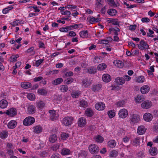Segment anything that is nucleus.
I'll list each match as a JSON object with an SVG mask.
<instances>
[{
	"mask_svg": "<svg viewBox=\"0 0 158 158\" xmlns=\"http://www.w3.org/2000/svg\"><path fill=\"white\" fill-rule=\"evenodd\" d=\"M73 120L74 118L72 116L66 117L63 119L62 123L65 126H69L73 123Z\"/></svg>",
	"mask_w": 158,
	"mask_h": 158,
	"instance_id": "obj_1",
	"label": "nucleus"
},
{
	"mask_svg": "<svg viewBox=\"0 0 158 158\" xmlns=\"http://www.w3.org/2000/svg\"><path fill=\"white\" fill-rule=\"evenodd\" d=\"M35 122V119L33 117L29 116L26 117L23 121V124L26 126H29Z\"/></svg>",
	"mask_w": 158,
	"mask_h": 158,
	"instance_id": "obj_2",
	"label": "nucleus"
},
{
	"mask_svg": "<svg viewBox=\"0 0 158 158\" xmlns=\"http://www.w3.org/2000/svg\"><path fill=\"white\" fill-rule=\"evenodd\" d=\"M89 150L92 154H97L99 151V148L98 146L95 144H92L89 147Z\"/></svg>",
	"mask_w": 158,
	"mask_h": 158,
	"instance_id": "obj_3",
	"label": "nucleus"
},
{
	"mask_svg": "<svg viewBox=\"0 0 158 158\" xmlns=\"http://www.w3.org/2000/svg\"><path fill=\"white\" fill-rule=\"evenodd\" d=\"M138 47L141 50H143L144 49H148L149 48V45L144 40H141L140 42V43L137 44Z\"/></svg>",
	"mask_w": 158,
	"mask_h": 158,
	"instance_id": "obj_4",
	"label": "nucleus"
},
{
	"mask_svg": "<svg viewBox=\"0 0 158 158\" xmlns=\"http://www.w3.org/2000/svg\"><path fill=\"white\" fill-rule=\"evenodd\" d=\"M17 111L16 109L14 108H10L6 110L5 113L11 117H13L17 114Z\"/></svg>",
	"mask_w": 158,
	"mask_h": 158,
	"instance_id": "obj_5",
	"label": "nucleus"
},
{
	"mask_svg": "<svg viewBox=\"0 0 158 158\" xmlns=\"http://www.w3.org/2000/svg\"><path fill=\"white\" fill-rule=\"evenodd\" d=\"M128 114V111L125 109H123L120 110L118 112L119 117L122 118H126Z\"/></svg>",
	"mask_w": 158,
	"mask_h": 158,
	"instance_id": "obj_6",
	"label": "nucleus"
},
{
	"mask_svg": "<svg viewBox=\"0 0 158 158\" xmlns=\"http://www.w3.org/2000/svg\"><path fill=\"white\" fill-rule=\"evenodd\" d=\"M130 120L133 123H138L140 120L139 116L137 114H133L131 116Z\"/></svg>",
	"mask_w": 158,
	"mask_h": 158,
	"instance_id": "obj_7",
	"label": "nucleus"
},
{
	"mask_svg": "<svg viewBox=\"0 0 158 158\" xmlns=\"http://www.w3.org/2000/svg\"><path fill=\"white\" fill-rule=\"evenodd\" d=\"M49 113H50V119L52 121H54L56 120L58 117V115L56 113L55 110H50L49 111Z\"/></svg>",
	"mask_w": 158,
	"mask_h": 158,
	"instance_id": "obj_8",
	"label": "nucleus"
},
{
	"mask_svg": "<svg viewBox=\"0 0 158 158\" xmlns=\"http://www.w3.org/2000/svg\"><path fill=\"white\" fill-rule=\"evenodd\" d=\"M86 123V119L84 117H81L79 118L78 121V125L79 127H84Z\"/></svg>",
	"mask_w": 158,
	"mask_h": 158,
	"instance_id": "obj_9",
	"label": "nucleus"
},
{
	"mask_svg": "<svg viewBox=\"0 0 158 158\" xmlns=\"http://www.w3.org/2000/svg\"><path fill=\"white\" fill-rule=\"evenodd\" d=\"M95 107L97 110H102L104 109L105 106L103 102H99L96 104Z\"/></svg>",
	"mask_w": 158,
	"mask_h": 158,
	"instance_id": "obj_10",
	"label": "nucleus"
},
{
	"mask_svg": "<svg viewBox=\"0 0 158 158\" xmlns=\"http://www.w3.org/2000/svg\"><path fill=\"white\" fill-rule=\"evenodd\" d=\"M143 118L144 120L147 122L151 121L153 118L152 115L149 113H146L144 114Z\"/></svg>",
	"mask_w": 158,
	"mask_h": 158,
	"instance_id": "obj_11",
	"label": "nucleus"
},
{
	"mask_svg": "<svg viewBox=\"0 0 158 158\" xmlns=\"http://www.w3.org/2000/svg\"><path fill=\"white\" fill-rule=\"evenodd\" d=\"M152 103L149 101H145L141 104V107L143 109H148L152 106Z\"/></svg>",
	"mask_w": 158,
	"mask_h": 158,
	"instance_id": "obj_12",
	"label": "nucleus"
},
{
	"mask_svg": "<svg viewBox=\"0 0 158 158\" xmlns=\"http://www.w3.org/2000/svg\"><path fill=\"white\" fill-rule=\"evenodd\" d=\"M82 83L83 85L87 88H88L91 84V82L90 79L88 78L84 79L82 81Z\"/></svg>",
	"mask_w": 158,
	"mask_h": 158,
	"instance_id": "obj_13",
	"label": "nucleus"
},
{
	"mask_svg": "<svg viewBox=\"0 0 158 158\" xmlns=\"http://www.w3.org/2000/svg\"><path fill=\"white\" fill-rule=\"evenodd\" d=\"M114 82L117 85H122L125 83V80L122 77H118L115 79Z\"/></svg>",
	"mask_w": 158,
	"mask_h": 158,
	"instance_id": "obj_14",
	"label": "nucleus"
},
{
	"mask_svg": "<svg viewBox=\"0 0 158 158\" xmlns=\"http://www.w3.org/2000/svg\"><path fill=\"white\" fill-rule=\"evenodd\" d=\"M146 130L144 126H140L138 127L137 129V133L139 135H142L144 134Z\"/></svg>",
	"mask_w": 158,
	"mask_h": 158,
	"instance_id": "obj_15",
	"label": "nucleus"
},
{
	"mask_svg": "<svg viewBox=\"0 0 158 158\" xmlns=\"http://www.w3.org/2000/svg\"><path fill=\"white\" fill-rule=\"evenodd\" d=\"M150 87L147 85H144L141 88L140 90L142 94H145L147 93L149 91Z\"/></svg>",
	"mask_w": 158,
	"mask_h": 158,
	"instance_id": "obj_16",
	"label": "nucleus"
},
{
	"mask_svg": "<svg viewBox=\"0 0 158 158\" xmlns=\"http://www.w3.org/2000/svg\"><path fill=\"white\" fill-rule=\"evenodd\" d=\"M35 107L33 105H30L28 106L27 108V111L29 114H33L35 113Z\"/></svg>",
	"mask_w": 158,
	"mask_h": 158,
	"instance_id": "obj_17",
	"label": "nucleus"
},
{
	"mask_svg": "<svg viewBox=\"0 0 158 158\" xmlns=\"http://www.w3.org/2000/svg\"><path fill=\"white\" fill-rule=\"evenodd\" d=\"M103 81L106 82H109L111 80V77L110 75L108 74H103L102 77Z\"/></svg>",
	"mask_w": 158,
	"mask_h": 158,
	"instance_id": "obj_18",
	"label": "nucleus"
},
{
	"mask_svg": "<svg viewBox=\"0 0 158 158\" xmlns=\"http://www.w3.org/2000/svg\"><path fill=\"white\" fill-rule=\"evenodd\" d=\"M17 124V123L15 121L12 120L8 123L7 126L9 128L12 129L16 127Z\"/></svg>",
	"mask_w": 158,
	"mask_h": 158,
	"instance_id": "obj_19",
	"label": "nucleus"
},
{
	"mask_svg": "<svg viewBox=\"0 0 158 158\" xmlns=\"http://www.w3.org/2000/svg\"><path fill=\"white\" fill-rule=\"evenodd\" d=\"M33 131L35 133L39 134L42 132L43 130L42 127L40 125H37L33 127Z\"/></svg>",
	"mask_w": 158,
	"mask_h": 158,
	"instance_id": "obj_20",
	"label": "nucleus"
},
{
	"mask_svg": "<svg viewBox=\"0 0 158 158\" xmlns=\"http://www.w3.org/2000/svg\"><path fill=\"white\" fill-rule=\"evenodd\" d=\"M88 73L91 74H94L96 73L97 72V70L95 67L91 66L87 69Z\"/></svg>",
	"mask_w": 158,
	"mask_h": 158,
	"instance_id": "obj_21",
	"label": "nucleus"
},
{
	"mask_svg": "<svg viewBox=\"0 0 158 158\" xmlns=\"http://www.w3.org/2000/svg\"><path fill=\"white\" fill-rule=\"evenodd\" d=\"M21 87L24 89H28L31 87L32 85L31 83L28 82H23L21 84Z\"/></svg>",
	"mask_w": 158,
	"mask_h": 158,
	"instance_id": "obj_22",
	"label": "nucleus"
},
{
	"mask_svg": "<svg viewBox=\"0 0 158 158\" xmlns=\"http://www.w3.org/2000/svg\"><path fill=\"white\" fill-rule=\"evenodd\" d=\"M113 63L115 66L118 67L119 68H122L124 66L123 63L119 60H114Z\"/></svg>",
	"mask_w": 158,
	"mask_h": 158,
	"instance_id": "obj_23",
	"label": "nucleus"
},
{
	"mask_svg": "<svg viewBox=\"0 0 158 158\" xmlns=\"http://www.w3.org/2000/svg\"><path fill=\"white\" fill-rule=\"evenodd\" d=\"M37 93L43 96H46L48 93V91L46 89L42 88L37 90Z\"/></svg>",
	"mask_w": 158,
	"mask_h": 158,
	"instance_id": "obj_24",
	"label": "nucleus"
},
{
	"mask_svg": "<svg viewBox=\"0 0 158 158\" xmlns=\"http://www.w3.org/2000/svg\"><path fill=\"white\" fill-rule=\"evenodd\" d=\"M85 114L88 117H91L93 115L94 112L91 108H88L85 111Z\"/></svg>",
	"mask_w": 158,
	"mask_h": 158,
	"instance_id": "obj_25",
	"label": "nucleus"
},
{
	"mask_svg": "<svg viewBox=\"0 0 158 158\" xmlns=\"http://www.w3.org/2000/svg\"><path fill=\"white\" fill-rule=\"evenodd\" d=\"M63 81V79L62 78H58L52 82V84L54 85H57L60 84Z\"/></svg>",
	"mask_w": 158,
	"mask_h": 158,
	"instance_id": "obj_26",
	"label": "nucleus"
},
{
	"mask_svg": "<svg viewBox=\"0 0 158 158\" xmlns=\"http://www.w3.org/2000/svg\"><path fill=\"white\" fill-rule=\"evenodd\" d=\"M107 145L108 147L111 148H113L116 146V142L114 140H111L107 143Z\"/></svg>",
	"mask_w": 158,
	"mask_h": 158,
	"instance_id": "obj_27",
	"label": "nucleus"
},
{
	"mask_svg": "<svg viewBox=\"0 0 158 158\" xmlns=\"http://www.w3.org/2000/svg\"><path fill=\"white\" fill-rule=\"evenodd\" d=\"M102 87L101 84H97L94 85L92 87V90L94 92H97L100 90Z\"/></svg>",
	"mask_w": 158,
	"mask_h": 158,
	"instance_id": "obj_28",
	"label": "nucleus"
},
{
	"mask_svg": "<svg viewBox=\"0 0 158 158\" xmlns=\"http://www.w3.org/2000/svg\"><path fill=\"white\" fill-rule=\"evenodd\" d=\"M8 105L7 102L6 100L3 99L0 101V107L2 109L6 108Z\"/></svg>",
	"mask_w": 158,
	"mask_h": 158,
	"instance_id": "obj_29",
	"label": "nucleus"
},
{
	"mask_svg": "<svg viewBox=\"0 0 158 158\" xmlns=\"http://www.w3.org/2000/svg\"><path fill=\"white\" fill-rule=\"evenodd\" d=\"M81 94V92L78 90L73 91L71 94V96L73 98H76L78 97Z\"/></svg>",
	"mask_w": 158,
	"mask_h": 158,
	"instance_id": "obj_30",
	"label": "nucleus"
},
{
	"mask_svg": "<svg viewBox=\"0 0 158 158\" xmlns=\"http://www.w3.org/2000/svg\"><path fill=\"white\" fill-rule=\"evenodd\" d=\"M80 36L83 38H86L88 37V32L87 30L82 31L79 33Z\"/></svg>",
	"mask_w": 158,
	"mask_h": 158,
	"instance_id": "obj_31",
	"label": "nucleus"
},
{
	"mask_svg": "<svg viewBox=\"0 0 158 158\" xmlns=\"http://www.w3.org/2000/svg\"><path fill=\"white\" fill-rule=\"evenodd\" d=\"M49 141L50 142L54 143L56 142L57 139V136L55 134H52L49 137Z\"/></svg>",
	"mask_w": 158,
	"mask_h": 158,
	"instance_id": "obj_32",
	"label": "nucleus"
},
{
	"mask_svg": "<svg viewBox=\"0 0 158 158\" xmlns=\"http://www.w3.org/2000/svg\"><path fill=\"white\" fill-rule=\"evenodd\" d=\"M107 12L109 15L111 16L116 15L117 12V10L114 9H110L108 10Z\"/></svg>",
	"mask_w": 158,
	"mask_h": 158,
	"instance_id": "obj_33",
	"label": "nucleus"
},
{
	"mask_svg": "<svg viewBox=\"0 0 158 158\" xmlns=\"http://www.w3.org/2000/svg\"><path fill=\"white\" fill-rule=\"evenodd\" d=\"M157 150L156 148H152L149 151V152L152 156L156 155L157 153Z\"/></svg>",
	"mask_w": 158,
	"mask_h": 158,
	"instance_id": "obj_34",
	"label": "nucleus"
},
{
	"mask_svg": "<svg viewBox=\"0 0 158 158\" xmlns=\"http://www.w3.org/2000/svg\"><path fill=\"white\" fill-rule=\"evenodd\" d=\"M95 141L98 143H101L103 141V138L100 135H97L94 137Z\"/></svg>",
	"mask_w": 158,
	"mask_h": 158,
	"instance_id": "obj_35",
	"label": "nucleus"
},
{
	"mask_svg": "<svg viewBox=\"0 0 158 158\" xmlns=\"http://www.w3.org/2000/svg\"><path fill=\"white\" fill-rule=\"evenodd\" d=\"M140 140L139 137L135 138L132 139V143L134 146H137L139 145Z\"/></svg>",
	"mask_w": 158,
	"mask_h": 158,
	"instance_id": "obj_36",
	"label": "nucleus"
},
{
	"mask_svg": "<svg viewBox=\"0 0 158 158\" xmlns=\"http://www.w3.org/2000/svg\"><path fill=\"white\" fill-rule=\"evenodd\" d=\"M106 68V65L105 64L102 63L98 65L97 66V69L99 71H102L104 70Z\"/></svg>",
	"mask_w": 158,
	"mask_h": 158,
	"instance_id": "obj_37",
	"label": "nucleus"
},
{
	"mask_svg": "<svg viewBox=\"0 0 158 158\" xmlns=\"http://www.w3.org/2000/svg\"><path fill=\"white\" fill-rule=\"evenodd\" d=\"M118 155V152L115 150L111 151L110 153L109 156L110 157L115 158Z\"/></svg>",
	"mask_w": 158,
	"mask_h": 158,
	"instance_id": "obj_38",
	"label": "nucleus"
},
{
	"mask_svg": "<svg viewBox=\"0 0 158 158\" xmlns=\"http://www.w3.org/2000/svg\"><path fill=\"white\" fill-rule=\"evenodd\" d=\"M107 40H100L101 43L103 44H107L109 43V41H111L113 40L112 38L110 37H107Z\"/></svg>",
	"mask_w": 158,
	"mask_h": 158,
	"instance_id": "obj_39",
	"label": "nucleus"
},
{
	"mask_svg": "<svg viewBox=\"0 0 158 158\" xmlns=\"http://www.w3.org/2000/svg\"><path fill=\"white\" fill-rule=\"evenodd\" d=\"M61 153L62 155H67L70 154V151L68 149L64 148L61 150Z\"/></svg>",
	"mask_w": 158,
	"mask_h": 158,
	"instance_id": "obj_40",
	"label": "nucleus"
},
{
	"mask_svg": "<svg viewBox=\"0 0 158 158\" xmlns=\"http://www.w3.org/2000/svg\"><path fill=\"white\" fill-rule=\"evenodd\" d=\"M19 57L18 55H13L10 57V62H15L17 61V58Z\"/></svg>",
	"mask_w": 158,
	"mask_h": 158,
	"instance_id": "obj_41",
	"label": "nucleus"
},
{
	"mask_svg": "<svg viewBox=\"0 0 158 158\" xmlns=\"http://www.w3.org/2000/svg\"><path fill=\"white\" fill-rule=\"evenodd\" d=\"M74 79L72 77H69L67 78L64 81V83L66 84L69 85L71 84L74 81Z\"/></svg>",
	"mask_w": 158,
	"mask_h": 158,
	"instance_id": "obj_42",
	"label": "nucleus"
},
{
	"mask_svg": "<svg viewBox=\"0 0 158 158\" xmlns=\"http://www.w3.org/2000/svg\"><path fill=\"white\" fill-rule=\"evenodd\" d=\"M144 77L143 76H141L136 77V81L139 83H142L144 82Z\"/></svg>",
	"mask_w": 158,
	"mask_h": 158,
	"instance_id": "obj_43",
	"label": "nucleus"
},
{
	"mask_svg": "<svg viewBox=\"0 0 158 158\" xmlns=\"http://www.w3.org/2000/svg\"><path fill=\"white\" fill-rule=\"evenodd\" d=\"M68 89V86L66 85H63L60 86V90L63 92H66Z\"/></svg>",
	"mask_w": 158,
	"mask_h": 158,
	"instance_id": "obj_44",
	"label": "nucleus"
},
{
	"mask_svg": "<svg viewBox=\"0 0 158 158\" xmlns=\"http://www.w3.org/2000/svg\"><path fill=\"white\" fill-rule=\"evenodd\" d=\"M73 73L71 71L66 72L63 75V77L66 78L67 77H70L73 76Z\"/></svg>",
	"mask_w": 158,
	"mask_h": 158,
	"instance_id": "obj_45",
	"label": "nucleus"
},
{
	"mask_svg": "<svg viewBox=\"0 0 158 158\" xmlns=\"http://www.w3.org/2000/svg\"><path fill=\"white\" fill-rule=\"evenodd\" d=\"M8 135V132L6 131H3L0 134V137L1 138L5 139L6 138Z\"/></svg>",
	"mask_w": 158,
	"mask_h": 158,
	"instance_id": "obj_46",
	"label": "nucleus"
},
{
	"mask_svg": "<svg viewBox=\"0 0 158 158\" xmlns=\"http://www.w3.org/2000/svg\"><path fill=\"white\" fill-rule=\"evenodd\" d=\"M69 135L68 134L65 133H63L61 135V139L63 140H66L69 137Z\"/></svg>",
	"mask_w": 158,
	"mask_h": 158,
	"instance_id": "obj_47",
	"label": "nucleus"
},
{
	"mask_svg": "<svg viewBox=\"0 0 158 158\" xmlns=\"http://www.w3.org/2000/svg\"><path fill=\"white\" fill-rule=\"evenodd\" d=\"M108 114L110 118H113L115 115V113L113 110L108 111Z\"/></svg>",
	"mask_w": 158,
	"mask_h": 158,
	"instance_id": "obj_48",
	"label": "nucleus"
},
{
	"mask_svg": "<svg viewBox=\"0 0 158 158\" xmlns=\"http://www.w3.org/2000/svg\"><path fill=\"white\" fill-rule=\"evenodd\" d=\"M60 11L62 15H68V18H69L71 17L70 15L71 12L70 11L68 10H61Z\"/></svg>",
	"mask_w": 158,
	"mask_h": 158,
	"instance_id": "obj_49",
	"label": "nucleus"
},
{
	"mask_svg": "<svg viewBox=\"0 0 158 158\" xmlns=\"http://www.w3.org/2000/svg\"><path fill=\"white\" fill-rule=\"evenodd\" d=\"M80 105L82 107H86L87 106L88 104L86 101L83 100L80 101Z\"/></svg>",
	"mask_w": 158,
	"mask_h": 158,
	"instance_id": "obj_50",
	"label": "nucleus"
},
{
	"mask_svg": "<svg viewBox=\"0 0 158 158\" xmlns=\"http://www.w3.org/2000/svg\"><path fill=\"white\" fill-rule=\"evenodd\" d=\"M45 104L43 101H40L38 102L37 105V107L40 108H43L44 107Z\"/></svg>",
	"mask_w": 158,
	"mask_h": 158,
	"instance_id": "obj_51",
	"label": "nucleus"
},
{
	"mask_svg": "<svg viewBox=\"0 0 158 158\" xmlns=\"http://www.w3.org/2000/svg\"><path fill=\"white\" fill-rule=\"evenodd\" d=\"M89 19V23L91 24H93L95 23V18L93 16H90L87 18Z\"/></svg>",
	"mask_w": 158,
	"mask_h": 158,
	"instance_id": "obj_52",
	"label": "nucleus"
},
{
	"mask_svg": "<svg viewBox=\"0 0 158 158\" xmlns=\"http://www.w3.org/2000/svg\"><path fill=\"white\" fill-rule=\"evenodd\" d=\"M27 98L30 100L33 101L35 99V95L34 94L31 93L27 95Z\"/></svg>",
	"mask_w": 158,
	"mask_h": 158,
	"instance_id": "obj_53",
	"label": "nucleus"
},
{
	"mask_svg": "<svg viewBox=\"0 0 158 158\" xmlns=\"http://www.w3.org/2000/svg\"><path fill=\"white\" fill-rule=\"evenodd\" d=\"M48 154V153L47 152L43 151L40 152V156L42 157H46L47 156Z\"/></svg>",
	"mask_w": 158,
	"mask_h": 158,
	"instance_id": "obj_54",
	"label": "nucleus"
},
{
	"mask_svg": "<svg viewBox=\"0 0 158 158\" xmlns=\"http://www.w3.org/2000/svg\"><path fill=\"white\" fill-rule=\"evenodd\" d=\"M108 4L111 6L112 7H115L117 6V5L115 3L114 0H111L108 3Z\"/></svg>",
	"mask_w": 158,
	"mask_h": 158,
	"instance_id": "obj_55",
	"label": "nucleus"
},
{
	"mask_svg": "<svg viewBox=\"0 0 158 158\" xmlns=\"http://www.w3.org/2000/svg\"><path fill=\"white\" fill-rule=\"evenodd\" d=\"M60 144L59 143L56 144L54 145L52 147V149L54 151H56L59 148Z\"/></svg>",
	"mask_w": 158,
	"mask_h": 158,
	"instance_id": "obj_56",
	"label": "nucleus"
},
{
	"mask_svg": "<svg viewBox=\"0 0 158 158\" xmlns=\"http://www.w3.org/2000/svg\"><path fill=\"white\" fill-rule=\"evenodd\" d=\"M44 60L42 59H40L36 61L35 62V65L37 67H38L44 61Z\"/></svg>",
	"mask_w": 158,
	"mask_h": 158,
	"instance_id": "obj_57",
	"label": "nucleus"
},
{
	"mask_svg": "<svg viewBox=\"0 0 158 158\" xmlns=\"http://www.w3.org/2000/svg\"><path fill=\"white\" fill-rule=\"evenodd\" d=\"M136 101L137 102L141 103L143 100V99L141 97L139 96L138 95L135 98Z\"/></svg>",
	"mask_w": 158,
	"mask_h": 158,
	"instance_id": "obj_58",
	"label": "nucleus"
},
{
	"mask_svg": "<svg viewBox=\"0 0 158 158\" xmlns=\"http://www.w3.org/2000/svg\"><path fill=\"white\" fill-rule=\"evenodd\" d=\"M19 23V20H16L13 22L10 23L11 25L14 27L18 25V24Z\"/></svg>",
	"mask_w": 158,
	"mask_h": 158,
	"instance_id": "obj_59",
	"label": "nucleus"
},
{
	"mask_svg": "<svg viewBox=\"0 0 158 158\" xmlns=\"http://www.w3.org/2000/svg\"><path fill=\"white\" fill-rule=\"evenodd\" d=\"M141 21L143 23H148L150 21V20L148 18L144 17L141 19Z\"/></svg>",
	"mask_w": 158,
	"mask_h": 158,
	"instance_id": "obj_60",
	"label": "nucleus"
},
{
	"mask_svg": "<svg viewBox=\"0 0 158 158\" xmlns=\"http://www.w3.org/2000/svg\"><path fill=\"white\" fill-rule=\"evenodd\" d=\"M76 35V33L73 31H70L69 32V34L67 35V36H69L71 37H74Z\"/></svg>",
	"mask_w": 158,
	"mask_h": 158,
	"instance_id": "obj_61",
	"label": "nucleus"
},
{
	"mask_svg": "<svg viewBox=\"0 0 158 158\" xmlns=\"http://www.w3.org/2000/svg\"><path fill=\"white\" fill-rule=\"evenodd\" d=\"M7 154H8L9 155H11L12 154H14V152L13 150L12 149H7Z\"/></svg>",
	"mask_w": 158,
	"mask_h": 158,
	"instance_id": "obj_62",
	"label": "nucleus"
},
{
	"mask_svg": "<svg viewBox=\"0 0 158 158\" xmlns=\"http://www.w3.org/2000/svg\"><path fill=\"white\" fill-rule=\"evenodd\" d=\"M137 156L139 158H143L144 157V155L143 152L140 151L137 154Z\"/></svg>",
	"mask_w": 158,
	"mask_h": 158,
	"instance_id": "obj_63",
	"label": "nucleus"
},
{
	"mask_svg": "<svg viewBox=\"0 0 158 158\" xmlns=\"http://www.w3.org/2000/svg\"><path fill=\"white\" fill-rule=\"evenodd\" d=\"M51 158H61L60 156L58 153L54 154L52 155Z\"/></svg>",
	"mask_w": 158,
	"mask_h": 158,
	"instance_id": "obj_64",
	"label": "nucleus"
}]
</instances>
